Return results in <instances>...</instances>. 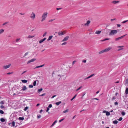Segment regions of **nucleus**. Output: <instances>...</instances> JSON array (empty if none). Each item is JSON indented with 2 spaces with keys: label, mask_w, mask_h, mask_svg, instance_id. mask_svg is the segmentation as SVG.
Masks as SVG:
<instances>
[{
  "label": "nucleus",
  "mask_w": 128,
  "mask_h": 128,
  "mask_svg": "<svg viewBox=\"0 0 128 128\" xmlns=\"http://www.w3.org/2000/svg\"><path fill=\"white\" fill-rule=\"evenodd\" d=\"M35 16V14L33 12H32V13L31 14V16H30V18L33 20H34V18Z\"/></svg>",
  "instance_id": "39448f33"
},
{
  "label": "nucleus",
  "mask_w": 128,
  "mask_h": 128,
  "mask_svg": "<svg viewBox=\"0 0 128 128\" xmlns=\"http://www.w3.org/2000/svg\"><path fill=\"white\" fill-rule=\"evenodd\" d=\"M77 96V94H76L71 99V101H72V100L76 97V96Z\"/></svg>",
  "instance_id": "7c9ffc66"
},
{
  "label": "nucleus",
  "mask_w": 128,
  "mask_h": 128,
  "mask_svg": "<svg viewBox=\"0 0 128 128\" xmlns=\"http://www.w3.org/2000/svg\"><path fill=\"white\" fill-rule=\"evenodd\" d=\"M36 81L35 80L34 81L33 83V86H35L36 85Z\"/></svg>",
  "instance_id": "473e14b6"
},
{
  "label": "nucleus",
  "mask_w": 128,
  "mask_h": 128,
  "mask_svg": "<svg viewBox=\"0 0 128 128\" xmlns=\"http://www.w3.org/2000/svg\"><path fill=\"white\" fill-rule=\"evenodd\" d=\"M20 38H17L16 39V42H18L20 40Z\"/></svg>",
  "instance_id": "09e8293b"
},
{
  "label": "nucleus",
  "mask_w": 128,
  "mask_h": 128,
  "mask_svg": "<svg viewBox=\"0 0 128 128\" xmlns=\"http://www.w3.org/2000/svg\"><path fill=\"white\" fill-rule=\"evenodd\" d=\"M11 66V64H10L8 65L4 66H3V68L4 69H7L8 68H9Z\"/></svg>",
  "instance_id": "423d86ee"
},
{
  "label": "nucleus",
  "mask_w": 128,
  "mask_h": 128,
  "mask_svg": "<svg viewBox=\"0 0 128 128\" xmlns=\"http://www.w3.org/2000/svg\"><path fill=\"white\" fill-rule=\"evenodd\" d=\"M28 54V52H26L25 54H24V56H26V55H27Z\"/></svg>",
  "instance_id": "4d7b16f0"
},
{
  "label": "nucleus",
  "mask_w": 128,
  "mask_h": 128,
  "mask_svg": "<svg viewBox=\"0 0 128 128\" xmlns=\"http://www.w3.org/2000/svg\"><path fill=\"white\" fill-rule=\"evenodd\" d=\"M28 108V106H26L24 108V111H26Z\"/></svg>",
  "instance_id": "c03bdc74"
},
{
  "label": "nucleus",
  "mask_w": 128,
  "mask_h": 128,
  "mask_svg": "<svg viewBox=\"0 0 128 128\" xmlns=\"http://www.w3.org/2000/svg\"><path fill=\"white\" fill-rule=\"evenodd\" d=\"M119 2H120L119 1L114 0L112 2V3L114 4H115L116 3H118Z\"/></svg>",
  "instance_id": "f8f14e48"
},
{
  "label": "nucleus",
  "mask_w": 128,
  "mask_h": 128,
  "mask_svg": "<svg viewBox=\"0 0 128 128\" xmlns=\"http://www.w3.org/2000/svg\"><path fill=\"white\" fill-rule=\"evenodd\" d=\"M27 89V88L26 86H24L23 87H22V88L21 90L24 91L26 90Z\"/></svg>",
  "instance_id": "ddd939ff"
},
{
  "label": "nucleus",
  "mask_w": 128,
  "mask_h": 128,
  "mask_svg": "<svg viewBox=\"0 0 128 128\" xmlns=\"http://www.w3.org/2000/svg\"><path fill=\"white\" fill-rule=\"evenodd\" d=\"M110 30V32L109 34L110 36L116 34L118 32L117 30Z\"/></svg>",
  "instance_id": "f257e3e1"
},
{
  "label": "nucleus",
  "mask_w": 128,
  "mask_h": 128,
  "mask_svg": "<svg viewBox=\"0 0 128 128\" xmlns=\"http://www.w3.org/2000/svg\"><path fill=\"white\" fill-rule=\"evenodd\" d=\"M82 87V86H80L79 88H78L76 90V91H77L78 90H80Z\"/></svg>",
  "instance_id": "a18cd8bd"
},
{
  "label": "nucleus",
  "mask_w": 128,
  "mask_h": 128,
  "mask_svg": "<svg viewBox=\"0 0 128 128\" xmlns=\"http://www.w3.org/2000/svg\"><path fill=\"white\" fill-rule=\"evenodd\" d=\"M18 119L20 120H23L24 119V117H20L18 118Z\"/></svg>",
  "instance_id": "c85d7f7f"
},
{
  "label": "nucleus",
  "mask_w": 128,
  "mask_h": 128,
  "mask_svg": "<svg viewBox=\"0 0 128 128\" xmlns=\"http://www.w3.org/2000/svg\"><path fill=\"white\" fill-rule=\"evenodd\" d=\"M66 32L65 31H64L63 32L62 31L59 32H58V34L59 36H62L65 34Z\"/></svg>",
  "instance_id": "7ed1b4c3"
},
{
  "label": "nucleus",
  "mask_w": 128,
  "mask_h": 128,
  "mask_svg": "<svg viewBox=\"0 0 128 128\" xmlns=\"http://www.w3.org/2000/svg\"><path fill=\"white\" fill-rule=\"evenodd\" d=\"M57 122V120H55L53 123L51 125V126H50V127H52V126H53L56 123V122Z\"/></svg>",
  "instance_id": "a211bd4d"
},
{
  "label": "nucleus",
  "mask_w": 128,
  "mask_h": 128,
  "mask_svg": "<svg viewBox=\"0 0 128 128\" xmlns=\"http://www.w3.org/2000/svg\"><path fill=\"white\" fill-rule=\"evenodd\" d=\"M128 20H126L125 21H124L122 22V24H124V23H126V22H128Z\"/></svg>",
  "instance_id": "c9c22d12"
},
{
  "label": "nucleus",
  "mask_w": 128,
  "mask_h": 128,
  "mask_svg": "<svg viewBox=\"0 0 128 128\" xmlns=\"http://www.w3.org/2000/svg\"><path fill=\"white\" fill-rule=\"evenodd\" d=\"M68 110H69L68 109H67L66 110H65L63 112V113H64L66 112H68Z\"/></svg>",
  "instance_id": "bb28decb"
},
{
  "label": "nucleus",
  "mask_w": 128,
  "mask_h": 128,
  "mask_svg": "<svg viewBox=\"0 0 128 128\" xmlns=\"http://www.w3.org/2000/svg\"><path fill=\"white\" fill-rule=\"evenodd\" d=\"M4 32V30L1 29L0 30V34H2Z\"/></svg>",
  "instance_id": "6ab92c4d"
},
{
  "label": "nucleus",
  "mask_w": 128,
  "mask_h": 128,
  "mask_svg": "<svg viewBox=\"0 0 128 128\" xmlns=\"http://www.w3.org/2000/svg\"><path fill=\"white\" fill-rule=\"evenodd\" d=\"M45 94L44 93V94H42L41 95H40V96H44L45 95Z\"/></svg>",
  "instance_id": "e2e57ef3"
},
{
  "label": "nucleus",
  "mask_w": 128,
  "mask_h": 128,
  "mask_svg": "<svg viewBox=\"0 0 128 128\" xmlns=\"http://www.w3.org/2000/svg\"><path fill=\"white\" fill-rule=\"evenodd\" d=\"M64 118H63V119H61L60 120H59V122H61L62 121V120H64Z\"/></svg>",
  "instance_id": "603ef678"
},
{
  "label": "nucleus",
  "mask_w": 128,
  "mask_h": 128,
  "mask_svg": "<svg viewBox=\"0 0 128 128\" xmlns=\"http://www.w3.org/2000/svg\"><path fill=\"white\" fill-rule=\"evenodd\" d=\"M69 37L68 36H67L64 37V39L62 40V42H64L68 40Z\"/></svg>",
  "instance_id": "1a4fd4ad"
},
{
  "label": "nucleus",
  "mask_w": 128,
  "mask_h": 128,
  "mask_svg": "<svg viewBox=\"0 0 128 128\" xmlns=\"http://www.w3.org/2000/svg\"><path fill=\"white\" fill-rule=\"evenodd\" d=\"M33 87V86L32 85H29V87L30 88H32Z\"/></svg>",
  "instance_id": "a19ab883"
},
{
  "label": "nucleus",
  "mask_w": 128,
  "mask_h": 128,
  "mask_svg": "<svg viewBox=\"0 0 128 128\" xmlns=\"http://www.w3.org/2000/svg\"><path fill=\"white\" fill-rule=\"evenodd\" d=\"M49 110V108L48 107L47 108V110H46V112H48V111Z\"/></svg>",
  "instance_id": "052dcab7"
},
{
  "label": "nucleus",
  "mask_w": 128,
  "mask_h": 128,
  "mask_svg": "<svg viewBox=\"0 0 128 128\" xmlns=\"http://www.w3.org/2000/svg\"><path fill=\"white\" fill-rule=\"evenodd\" d=\"M42 90H43V89H42V88H41L40 89H38V93L42 91Z\"/></svg>",
  "instance_id": "5701e85b"
},
{
  "label": "nucleus",
  "mask_w": 128,
  "mask_h": 128,
  "mask_svg": "<svg viewBox=\"0 0 128 128\" xmlns=\"http://www.w3.org/2000/svg\"><path fill=\"white\" fill-rule=\"evenodd\" d=\"M22 81L23 83H26L27 82V80H22Z\"/></svg>",
  "instance_id": "412c9836"
},
{
  "label": "nucleus",
  "mask_w": 128,
  "mask_h": 128,
  "mask_svg": "<svg viewBox=\"0 0 128 128\" xmlns=\"http://www.w3.org/2000/svg\"><path fill=\"white\" fill-rule=\"evenodd\" d=\"M115 105H118V104L117 102H116L114 103Z\"/></svg>",
  "instance_id": "5fc2aeb1"
},
{
  "label": "nucleus",
  "mask_w": 128,
  "mask_h": 128,
  "mask_svg": "<svg viewBox=\"0 0 128 128\" xmlns=\"http://www.w3.org/2000/svg\"><path fill=\"white\" fill-rule=\"evenodd\" d=\"M34 36H31L30 35H29L28 37V38H32L34 37Z\"/></svg>",
  "instance_id": "2f4dec72"
},
{
  "label": "nucleus",
  "mask_w": 128,
  "mask_h": 128,
  "mask_svg": "<svg viewBox=\"0 0 128 128\" xmlns=\"http://www.w3.org/2000/svg\"><path fill=\"white\" fill-rule=\"evenodd\" d=\"M67 43L66 42H64L63 43H62V46L65 45L66 44H67Z\"/></svg>",
  "instance_id": "e433bc0d"
},
{
  "label": "nucleus",
  "mask_w": 128,
  "mask_h": 128,
  "mask_svg": "<svg viewBox=\"0 0 128 128\" xmlns=\"http://www.w3.org/2000/svg\"><path fill=\"white\" fill-rule=\"evenodd\" d=\"M112 48L110 47H108V48L105 49L104 50L105 52H107L109 51Z\"/></svg>",
  "instance_id": "6e6552de"
},
{
  "label": "nucleus",
  "mask_w": 128,
  "mask_h": 128,
  "mask_svg": "<svg viewBox=\"0 0 128 128\" xmlns=\"http://www.w3.org/2000/svg\"><path fill=\"white\" fill-rule=\"evenodd\" d=\"M122 119V117H120L119 119H118L117 120L119 121H121Z\"/></svg>",
  "instance_id": "58836bf2"
},
{
  "label": "nucleus",
  "mask_w": 128,
  "mask_h": 128,
  "mask_svg": "<svg viewBox=\"0 0 128 128\" xmlns=\"http://www.w3.org/2000/svg\"><path fill=\"white\" fill-rule=\"evenodd\" d=\"M41 117V115L38 116H37V118H40Z\"/></svg>",
  "instance_id": "8fccbe9b"
},
{
  "label": "nucleus",
  "mask_w": 128,
  "mask_h": 128,
  "mask_svg": "<svg viewBox=\"0 0 128 128\" xmlns=\"http://www.w3.org/2000/svg\"><path fill=\"white\" fill-rule=\"evenodd\" d=\"M116 98V97L115 96H114L112 98V100L114 101L113 100H115Z\"/></svg>",
  "instance_id": "37998d69"
},
{
  "label": "nucleus",
  "mask_w": 128,
  "mask_h": 128,
  "mask_svg": "<svg viewBox=\"0 0 128 128\" xmlns=\"http://www.w3.org/2000/svg\"><path fill=\"white\" fill-rule=\"evenodd\" d=\"M128 84V78L126 79L125 80V84Z\"/></svg>",
  "instance_id": "2eb2a0df"
},
{
  "label": "nucleus",
  "mask_w": 128,
  "mask_h": 128,
  "mask_svg": "<svg viewBox=\"0 0 128 128\" xmlns=\"http://www.w3.org/2000/svg\"><path fill=\"white\" fill-rule=\"evenodd\" d=\"M110 115V112H107L106 113V115L107 116H109Z\"/></svg>",
  "instance_id": "cd10ccee"
},
{
  "label": "nucleus",
  "mask_w": 128,
  "mask_h": 128,
  "mask_svg": "<svg viewBox=\"0 0 128 128\" xmlns=\"http://www.w3.org/2000/svg\"><path fill=\"white\" fill-rule=\"evenodd\" d=\"M0 120L2 122H5V119L4 118H0Z\"/></svg>",
  "instance_id": "b1692460"
},
{
  "label": "nucleus",
  "mask_w": 128,
  "mask_h": 128,
  "mask_svg": "<svg viewBox=\"0 0 128 128\" xmlns=\"http://www.w3.org/2000/svg\"><path fill=\"white\" fill-rule=\"evenodd\" d=\"M101 31H100L99 30L95 32V34H99L101 32Z\"/></svg>",
  "instance_id": "aec40b11"
},
{
  "label": "nucleus",
  "mask_w": 128,
  "mask_h": 128,
  "mask_svg": "<svg viewBox=\"0 0 128 128\" xmlns=\"http://www.w3.org/2000/svg\"><path fill=\"white\" fill-rule=\"evenodd\" d=\"M127 34H126L120 37L116 38L115 39V40L116 41H117L119 40H120L123 38H124L125 36H126Z\"/></svg>",
  "instance_id": "20e7f679"
},
{
  "label": "nucleus",
  "mask_w": 128,
  "mask_h": 128,
  "mask_svg": "<svg viewBox=\"0 0 128 128\" xmlns=\"http://www.w3.org/2000/svg\"><path fill=\"white\" fill-rule=\"evenodd\" d=\"M52 107V105L51 104H50L48 106V108H51Z\"/></svg>",
  "instance_id": "3c124183"
},
{
  "label": "nucleus",
  "mask_w": 128,
  "mask_h": 128,
  "mask_svg": "<svg viewBox=\"0 0 128 128\" xmlns=\"http://www.w3.org/2000/svg\"><path fill=\"white\" fill-rule=\"evenodd\" d=\"M116 20V18H114V19H111V21H112V22L113 20Z\"/></svg>",
  "instance_id": "864d4df0"
},
{
  "label": "nucleus",
  "mask_w": 128,
  "mask_h": 128,
  "mask_svg": "<svg viewBox=\"0 0 128 128\" xmlns=\"http://www.w3.org/2000/svg\"><path fill=\"white\" fill-rule=\"evenodd\" d=\"M121 114L122 116H124L125 114V113L124 112H121Z\"/></svg>",
  "instance_id": "f704fd0d"
},
{
  "label": "nucleus",
  "mask_w": 128,
  "mask_h": 128,
  "mask_svg": "<svg viewBox=\"0 0 128 128\" xmlns=\"http://www.w3.org/2000/svg\"><path fill=\"white\" fill-rule=\"evenodd\" d=\"M0 104H4V102L3 101H1L0 102Z\"/></svg>",
  "instance_id": "49530a36"
},
{
  "label": "nucleus",
  "mask_w": 128,
  "mask_h": 128,
  "mask_svg": "<svg viewBox=\"0 0 128 128\" xmlns=\"http://www.w3.org/2000/svg\"><path fill=\"white\" fill-rule=\"evenodd\" d=\"M52 37H53L52 36H49L48 38V39L47 40L49 41V40H51V39L52 38Z\"/></svg>",
  "instance_id": "dca6fc26"
},
{
  "label": "nucleus",
  "mask_w": 128,
  "mask_h": 128,
  "mask_svg": "<svg viewBox=\"0 0 128 128\" xmlns=\"http://www.w3.org/2000/svg\"><path fill=\"white\" fill-rule=\"evenodd\" d=\"M62 9V8H56V9L57 10H60L61 9Z\"/></svg>",
  "instance_id": "13d9d810"
},
{
  "label": "nucleus",
  "mask_w": 128,
  "mask_h": 128,
  "mask_svg": "<svg viewBox=\"0 0 128 128\" xmlns=\"http://www.w3.org/2000/svg\"><path fill=\"white\" fill-rule=\"evenodd\" d=\"M94 75V74H92L90 76H89V78H91L92 76H93Z\"/></svg>",
  "instance_id": "de8ad7c7"
},
{
  "label": "nucleus",
  "mask_w": 128,
  "mask_h": 128,
  "mask_svg": "<svg viewBox=\"0 0 128 128\" xmlns=\"http://www.w3.org/2000/svg\"><path fill=\"white\" fill-rule=\"evenodd\" d=\"M124 46H118V48H120L118 50V51H119L120 50H122L123 49V48H122Z\"/></svg>",
  "instance_id": "9b49d317"
},
{
  "label": "nucleus",
  "mask_w": 128,
  "mask_h": 128,
  "mask_svg": "<svg viewBox=\"0 0 128 128\" xmlns=\"http://www.w3.org/2000/svg\"><path fill=\"white\" fill-rule=\"evenodd\" d=\"M46 38H44L43 39L39 41V43L40 44L42 43V42L46 40Z\"/></svg>",
  "instance_id": "4468645a"
},
{
  "label": "nucleus",
  "mask_w": 128,
  "mask_h": 128,
  "mask_svg": "<svg viewBox=\"0 0 128 128\" xmlns=\"http://www.w3.org/2000/svg\"><path fill=\"white\" fill-rule=\"evenodd\" d=\"M82 62L84 63H86V60H83L82 61Z\"/></svg>",
  "instance_id": "0e129e2a"
},
{
  "label": "nucleus",
  "mask_w": 128,
  "mask_h": 128,
  "mask_svg": "<svg viewBox=\"0 0 128 128\" xmlns=\"http://www.w3.org/2000/svg\"><path fill=\"white\" fill-rule=\"evenodd\" d=\"M118 122L116 120H114L113 122V123L114 124H116Z\"/></svg>",
  "instance_id": "a878e982"
},
{
  "label": "nucleus",
  "mask_w": 128,
  "mask_h": 128,
  "mask_svg": "<svg viewBox=\"0 0 128 128\" xmlns=\"http://www.w3.org/2000/svg\"><path fill=\"white\" fill-rule=\"evenodd\" d=\"M36 60V59L35 58H33L31 60H29L27 62V64H29L30 62H34V61H35Z\"/></svg>",
  "instance_id": "0eeeda50"
},
{
  "label": "nucleus",
  "mask_w": 128,
  "mask_h": 128,
  "mask_svg": "<svg viewBox=\"0 0 128 128\" xmlns=\"http://www.w3.org/2000/svg\"><path fill=\"white\" fill-rule=\"evenodd\" d=\"M12 124L13 126H15V122L14 121L12 122Z\"/></svg>",
  "instance_id": "ea45409f"
},
{
  "label": "nucleus",
  "mask_w": 128,
  "mask_h": 128,
  "mask_svg": "<svg viewBox=\"0 0 128 128\" xmlns=\"http://www.w3.org/2000/svg\"><path fill=\"white\" fill-rule=\"evenodd\" d=\"M125 93L126 94H128V88H127L126 90H125Z\"/></svg>",
  "instance_id": "c756f323"
},
{
  "label": "nucleus",
  "mask_w": 128,
  "mask_h": 128,
  "mask_svg": "<svg viewBox=\"0 0 128 128\" xmlns=\"http://www.w3.org/2000/svg\"><path fill=\"white\" fill-rule=\"evenodd\" d=\"M48 14V13L47 12H45L43 14L42 17V22H43L45 20L46 18L47 17Z\"/></svg>",
  "instance_id": "f03ea898"
},
{
  "label": "nucleus",
  "mask_w": 128,
  "mask_h": 128,
  "mask_svg": "<svg viewBox=\"0 0 128 128\" xmlns=\"http://www.w3.org/2000/svg\"><path fill=\"white\" fill-rule=\"evenodd\" d=\"M56 96V95H54V96H53L52 98H53L54 97H55Z\"/></svg>",
  "instance_id": "774afa93"
},
{
  "label": "nucleus",
  "mask_w": 128,
  "mask_h": 128,
  "mask_svg": "<svg viewBox=\"0 0 128 128\" xmlns=\"http://www.w3.org/2000/svg\"><path fill=\"white\" fill-rule=\"evenodd\" d=\"M8 23V22H5L3 24H2V25L4 26L5 25H6V24H7Z\"/></svg>",
  "instance_id": "6e6d98bb"
},
{
  "label": "nucleus",
  "mask_w": 128,
  "mask_h": 128,
  "mask_svg": "<svg viewBox=\"0 0 128 128\" xmlns=\"http://www.w3.org/2000/svg\"><path fill=\"white\" fill-rule=\"evenodd\" d=\"M104 52H105L104 50H103L100 52H99L98 53L99 54H101L103 53Z\"/></svg>",
  "instance_id": "393cba45"
},
{
  "label": "nucleus",
  "mask_w": 128,
  "mask_h": 128,
  "mask_svg": "<svg viewBox=\"0 0 128 128\" xmlns=\"http://www.w3.org/2000/svg\"><path fill=\"white\" fill-rule=\"evenodd\" d=\"M109 40V38H106L104 39V40H101V41H104L106 40Z\"/></svg>",
  "instance_id": "72a5a7b5"
},
{
  "label": "nucleus",
  "mask_w": 128,
  "mask_h": 128,
  "mask_svg": "<svg viewBox=\"0 0 128 128\" xmlns=\"http://www.w3.org/2000/svg\"><path fill=\"white\" fill-rule=\"evenodd\" d=\"M62 102L61 101H60L58 102H56L55 104L57 106L59 105Z\"/></svg>",
  "instance_id": "4be33fe9"
},
{
  "label": "nucleus",
  "mask_w": 128,
  "mask_h": 128,
  "mask_svg": "<svg viewBox=\"0 0 128 128\" xmlns=\"http://www.w3.org/2000/svg\"><path fill=\"white\" fill-rule=\"evenodd\" d=\"M90 22V20H88L86 23L84 24V25L86 26H88Z\"/></svg>",
  "instance_id": "9d476101"
},
{
  "label": "nucleus",
  "mask_w": 128,
  "mask_h": 128,
  "mask_svg": "<svg viewBox=\"0 0 128 128\" xmlns=\"http://www.w3.org/2000/svg\"><path fill=\"white\" fill-rule=\"evenodd\" d=\"M4 111L2 110H0V113L1 114H4Z\"/></svg>",
  "instance_id": "4c0bfd02"
},
{
  "label": "nucleus",
  "mask_w": 128,
  "mask_h": 128,
  "mask_svg": "<svg viewBox=\"0 0 128 128\" xmlns=\"http://www.w3.org/2000/svg\"><path fill=\"white\" fill-rule=\"evenodd\" d=\"M89 78H89V76H88V77H87L85 78L84 79V80H86L87 79H88Z\"/></svg>",
  "instance_id": "680f3d73"
},
{
  "label": "nucleus",
  "mask_w": 128,
  "mask_h": 128,
  "mask_svg": "<svg viewBox=\"0 0 128 128\" xmlns=\"http://www.w3.org/2000/svg\"><path fill=\"white\" fill-rule=\"evenodd\" d=\"M0 107L1 108H3L4 107V106H3L2 105L0 106Z\"/></svg>",
  "instance_id": "338daca9"
},
{
  "label": "nucleus",
  "mask_w": 128,
  "mask_h": 128,
  "mask_svg": "<svg viewBox=\"0 0 128 128\" xmlns=\"http://www.w3.org/2000/svg\"><path fill=\"white\" fill-rule=\"evenodd\" d=\"M44 64L40 66H36V68H40V67H42V66H44Z\"/></svg>",
  "instance_id": "f3484780"
},
{
  "label": "nucleus",
  "mask_w": 128,
  "mask_h": 128,
  "mask_svg": "<svg viewBox=\"0 0 128 128\" xmlns=\"http://www.w3.org/2000/svg\"><path fill=\"white\" fill-rule=\"evenodd\" d=\"M27 71L26 70V71H24L22 74H24Z\"/></svg>",
  "instance_id": "69168bd1"
},
{
  "label": "nucleus",
  "mask_w": 128,
  "mask_h": 128,
  "mask_svg": "<svg viewBox=\"0 0 128 128\" xmlns=\"http://www.w3.org/2000/svg\"><path fill=\"white\" fill-rule=\"evenodd\" d=\"M47 32H44V34H43V36H43V37L45 36H46V34H47Z\"/></svg>",
  "instance_id": "79ce46f5"
},
{
  "label": "nucleus",
  "mask_w": 128,
  "mask_h": 128,
  "mask_svg": "<svg viewBox=\"0 0 128 128\" xmlns=\"http://www.w3.org/2000/svg\"><path fill=\"white\" fill-rule=\"evenodd\" d=\"M76 62V60H74L73 61L72 63V64L73 65Z\"/></svg>",
  "instance_id": "bf43d9fd"
}]
</instances>
